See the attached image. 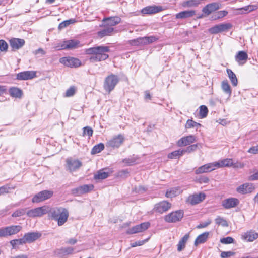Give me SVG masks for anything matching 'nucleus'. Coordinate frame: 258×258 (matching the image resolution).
<instances>
[{"mask_svg":"<svg viewBox=\"0 0 258 258\" xmlns=\"http://www.w3.org/2000/svg\"><path fill=\"white\" fill-rule=\"evenodd\" d=\"M103 21L108 26H115L121 22V18L119 17H111L104 18Z\"/></svg>","mask_w":258,"mask_h":258,"instance_id":"obj_30","label":"nucleus"},{"mask_svg":"<svg viewBox=\"0 0 258 258\" xmlns=\"http://www.w3.org/2000/svg\"><path fill=\"white\" fill-rule=\"evenodd\" d=\"M235 254L234 252L229 251H223L221 253V256L222 258H227L231 256L234 255Z\"/></svg>","mask_w":258,"mask_h":258,"instance_id":"obj_59","label":"nucleus"},{"mask_svg":"<svg viewBox=\"0 0 258 258\" xmlns=\"http://www.w3.org/2000/svg\"><path fill=\"white\" fill-rule=\"evenodd\" d=\"M109 51L107 46H100L86 49V53L91 55L89 60L92 62L100 61L106 59L108 57L107 54Z\"/></svg>","mask_w":258,"mask_h":258,"instance_id":"obj_1","label":"nucleus"},{"mask_svg":"<svg viewBox=\"0 0 258 258\" xmlns=\"http://www.w3.org/2000/svg\"><path fill=\"white\" fill-rule=\"evenodd\" d=\"M216 169L215 162L209 163L199 167L196 170L197 174H201L211 172Z\"/></svg>","mask_w":258,"mask_h":258,"instance_id":"obj_20","label":"nucleus"},{"mask_svg":"<svg viewBox=\"0 0 258 258\" xmlns=\"http://www.w3.org/2000/svg\"><path fill=\"white\" fill-rule=\"evenodd\" d=\"M113 171L110 168H104L100 170L97 172V174L95 175L94 177H107L112 176Z\"/></svg>","mask_w":258,"mask_h":258,"instance_id":"obj_35","label":"nucleus"},{"mask_svg":"<svg viewBox=\"0 0 258 258\" xmlns=\"http://www.w3.org/2000/svg\"><path fill=\"white\" fill-rule=\"evenodd\" d=\"M147 241V239L145 240L138 241L133 242L131 244V246L132 247H135L138 246H141V245H143Z\"/></svg>","mask_w":258,"mask_h":258,"instance_id":"obj_60","label":"nucleus"},{"mask_svg":"<svg viewBox=\"0 0 258 258\" xmlns=\"http://www.w3.org/2000/svg\"><path fill=\"white\" fill-rule=\"evenodd\" d=\"M158 38L154 36L139 37L136 39L131 40L130 43L133 45H144L153 43Z\"/></svg>","mask_w":258,"mask_h":258,"instance_id":"obj_7","label":"nucleus"},{"mask_svg":"<svg viewBox=\"0 0 258 258\" xmlns=\"http://www.w3.org/2000/svg\"><path fill=\"white\" fill-rule=\"evenodd\" d=\"M118 77L113 74L107 76L104 83V88L106 91L110 92L115 87L118 82Z\"/></svg>","mask_w":258,"mask_h":258,"instance_id":"obj_4","label":"nucleus"},{"mask_svg":"<svg viewBox=\"0 0 258 258\" xmlns=\"http://www.w3.org/2000/svg\"><path fill=\"white\" fill-rule=\"evenodd\" d=\"M171 203L167 201H163L155 205L154 210L156 212L163 213L168 211L171 208Z\"/></svg>","mask_w":258,"mask_h":258,"instance_id":"obj_16","label":"nucleus"},{"mask_svg":"<svg viewBox=\"0 0 258 258\" xmlns=\"http://www.w3.org/2000/svg\"><path fill=\"white\" fill-rule=\"evenodd\" d=\"M67 168L70 171H74L82 166L81 162L76 159L69 158L66 160Z\"/></svg>","mask_w":258,"mask_h":258,"instance_id":"obj_15","label":"nucleus"},{"mask_svg":"<svg viewBox=\"0 0 258 258\" xmlns=\"http://www.w3.org/2000/svg\"><path fill=\"white\" fill-rule=\"evenodd\" d=\"M74 248L72 247H61L54 251V256L57 258H63L68 255L74 253Z\"/></svg>","mask_w":258,"mask_h":258,"instance_id":"obj_12","label":"nucleus"},{"mask_svg":"<svg viewBox=\"0 0 258 258\" xmlns=\"http://www.w3.org/2000/svg\"><path fill=\"white\" fill-rule=\"evenodd\" d=\"M208 110L205 105H201L200 107V115L201 118H204L207 115Z\"/></svg>","mask_w":258,"mask_h":258,"instance_id":"obj_52","label":"nucleus"},{"mask_svg":"<svg viewBox=\"0 0 258 258\" xmlns=\"http://www.w3.org/2000/svg\"><path fill=\"white\" fill-rule=\"evenodd\" d=\"M196 141V137L194 135L184 136L180 139L177 142L179 147L186 146Z\"/></svg>","mask_w":258,"mask_h":258,"instance_id":"obj_18","label":"nucleus"},{"mask_svg":"<svg viewBox=\"0 0 258 258\" xmlns=\"http://www.w3.org/2000/svg\"><path fill=\"white\" fill-rule=\"evenodd\" d=\"M59 62L69 67H78L81 65V62L79 59L72 57L61 58Z\"/></svg>","mask_w":258,"mask_h":258,"instance_id":"obj_10","label":"nucleus"},{"mask_svg":"<svg viewBox=\"0 0 258 258\" xmlns=\"http://www.w3.org/2000/svg\"><path fill=\"white\" fill-rule=\"evenodd\" d=\"M75 22V20L74 19H70L66 21H64L61 22L58 26V28L59 29H62L69 26L71 24H73Z\"/></svg>","mask_w":258,"mask_h":258,"instance_id":"obj_50","label":"nucleus"},{"mask_svg":"<svg viewBox=\"0 0 258 258\" xmlns=\"http://www.w3.org/2000/svg\"><path fill=\"white\" fill-rule=\"evenodd\" d=\"M11 245L13 246V248H16V245H22L25 243V240L24 239V237L18 239H14L12 240L10 242Z\"/></svg>","mask_w":258,"mask_h":258,"instance_id":"obj_46","label":"nucleus"},{"mask_svg":"<svg viewBox=\"0 0 258 258\" xmlns=\"http://www.w3.org/2000/svg\"><path fill=\"white\" fill-rule=\"evenodd\" d=\"M104 148V144L102 143H100L97 145H95L91 151L92 154H95L100 152L102 150H103Z\"/></svg>","mask_w":258,"mask_h":258,"instance_id":"obj_45","label":"nucleus"},{"mask_svg":"<svg viewBox=\"0 0 258 258\" xmlns=\"http://www.w3.org/2000/svg\"><path fill=\"white\" fill-rule=\"evenodd\" d=\"M53 191L45 190L36 194L32 199L33 203H39L50 198L53 196Z\"/></svg>","mask_w":258,"mask_h":258,"instance_id":"obj_8","label":"nucleus"},{"mask_svg":"<svg viewBox=\"0 0 258 258\" xmlns=\"http://www.w3.org/2000/svg\"><path fill=\"white\" fill-rule=\"evenodd\" d=\"M49 213L52 219L57 221L59 226L67 222L69 215L68 210L62 207L50 208Z\"/></svg>","mask_w":258,"mask_h":258,"instance_id":"obj_2","label":"nucleus"},{"mask_svg":"<svg viewBox=\"0 0 258 258\" xmlns=\"http://www.w3.org/2000/svg\"><path fill=\"white\" fill-rule=\"evenodd\" d=\"M201 124L197 123L192 120L188 119L185 125V127L186 129H190L192 128H196L197 131L199 128L201 126Z\"/></svg>","mask_w":258,"mask_h":258,"instance_id":"obj_39","label":"nucleus"},{"mask_svg":"<svg viewBox=\"0 0 258 258\" xmlns=\"http://www.w3.org/2000/svg\"><path fill=\"white\" fill-rule=\"evenodd\" d=\"M21 227L19 225H12L10 226L2 228L3 230V233L4 237L15 234L19 232L21 229Z\"/></svg>","mask_w":258,"mask_h":258,"instance_id":"obj_17","label":"nucleus"},{"mask_svg":"<svg viewBox=\"0 0 258 258\" xmlns=\"http://www.w3.org/2000/svg\"><path fill=\"white\" fill-rule=\"evenodd\" d=\"M26 209H19L15 211L12 215L13 217H18L24 215L26 213Z\"/></svg>","mask_w":258,"mask_h":258,"instance_id":"obj_49","label":"nucleus"},{"mask_svg":"<svg viewBox=\"0 0 258 258\" xmlns=\"http://www.w3.org/2000/svg\"><path fill=\"white\" fill-rule=\"evenodd\" d=\"M234 239L231 237H227L220 239V242L223 244H230L233 242Z\"/></svg>","mask_w":258,"mask_h":258,"instance_id":"obj_56","label":"nucleus"},{"mask_svg":"<svg viewBox=\"0 0 258 258\" xmlns=\"http://www.w3.org/2000/svg\"><path fill=\"white\" fill-rule=\"evenodd\" d=\"M232 25L229 23H222L212 27L209 29V31L212 34H217L228 30L230 29Z\"/></svg>","mask_w":258,"mask_h":258,"instance_id":"obj_14","label":"nucleus"},{"mask_svg":"<svg viewBox=\"0 0 258 258\" xmlns=\"http://www.w3.org/2000/svg\"><path fill=\"white\" fill-rule=\"evenodd\" d=\"M77 90L76 87L73 86L68 89L65 93L64 97H70L73 96L76 93Z\"/></svg>","mask_w":258,"mask_h":258,"instance_id":"obj_48","label":"nucleus"},{"mask_svg":"<svg viewBox=\"0 0 258 258\" xmlns=\"http://www.w3.org/2000/svg\"><path fill=\"white\" fill-rule=\"evenodd\" d=\"M235 58L239 65H243L248 59V55L245 52L240 51L236 54Z\"/></svg>","mask_w":258,"mask_h":258,"instance_id":"obj_26","label":"nucleus"},{"mask_svg":"<svg viewBox=\"0 0 258 258\" xmlns=\"http://www.w3.org/2000/svg\"><path fill=\"white\" fill-rule=\"evenodd\" d=\"M179 193V190L177 188H173L168 190L166 193L167 198H171L177 196Z\"/></svg>","mask_w":258,"mask_h":258,"instance_id":"obj_42","label":"nucleus"},{"mask_svg":"<svg viewBox=\"0 0 258 258\" xmlns=\"http://www.w3.org/2000/svg\"><path fill=\"white\" fill-rule=\"evenodd\" d=\"M212 222L211 219H208L206 221L201 222L200 224L197 226V228L201 229L203 228H205L209 225Z\"/></svg>","mask_w":258,"mask_h":258,"instance_id":"obj_54","label":"nucleus"},{"mask_svg":"<svg viewBox=\"0 0 258 258\" xmlns=\"http://www.w3.org/2000/svg\"><path fill=\"white\" fill-rule=\"evenodd\" d=\"M219 9V5L217 3H212L205 6L202 10L203 13L206 16L209 15L213 12Z\"/></svg>","mask_w":258,"mask_h":258,"instance_id":"obj_22","label":"nucleus"},{"mask_svg":"<svg viewBox=\"0 0 258 258\" xmlns=\"http://www.w3.org/2000/svg\"><path fill=\"white\" fill-rule=\"evenodd\" d=\"M239 200L234 198H228L222 202L223 206L226 209H230L236 207L239 204Z\"/></svg>","mask_w":258,"mask_h":258,"instance_id":"obj_25","label":"nucleus"},{"mask_svg":"<svg viewBox=\"0 0 258 258\" xmlns=\"http://www.w3.org/2000/svg\"><path fill=\"white\" fill-rule=\"evenodd\" d=\"M41 236V234L39 232H29L26 233L23 237L25 243H30L37 240Z\"/></svg>","mask_w":258,"mask_h":258,"instance_id":"obj_24","label":"nucleus"},{"mask_svg":"<svg viewBox=\"0 0 258 258\" xmlns=\"http://www.w3.org/2000/svg\"><path fill=\"white\" fill-rule=\"evenodd\" d=\"M118 174H119L118 176H120V177H122V176L127 177V176H130L129 172L127 170L120 171Z\"/></svg>","mask_w":258,"mask_h":258,"instance_id":"obj_63","label":"nucleus"},{"mask_svg":"<svg viewBox=\"0 0 258 258\" xmlns=\"http://www.w3.org/2000/svg\"><path fill=\"white\" fill-rule=\"evenodd\" d=\"M221 89L222 91L228 95L226 101H228L231 96L232 90L227 80H224L221 82Z\"/></svg>","mask_w":258,"mask_h":258,"instance_id":"obj_32","label":"nucleus"},{"mask_svg":"<svg viewBox=\"0 0 258 258\" xmlns=\"http://www.w3.org/2000/svg\"><path fill=\"white\" fill-rule=\"evenodd\" d=\"M77 242V240L76 238H72L69 239L67 241H66V243L70 245H74Z\"/></svg>","mask_w":258,"mask_h":258,"instance_id":"obj_64","label":"nucleus"},{"mask_svg":"<svg viewBox=\"0 0 258 258\" xmlns=\"http://www.w3.org/2000/svg\"><path fill=\"white\" fill-rule=\"evenodd\" d=\"M8 45L7 42L4 40H0V50L1 51H6L8 49Z\"/></svg>","mask_w":258,"mask_h":258,"instance_id":"obj_55","label":"nucleus"},{"mask_svg":"<svg viewBox=\"0 0 258 258\" xmlns=\"http://www.w3.org/2000/svg\"><path fill=\"white\" fill-rule=\"evenodd\" d=\"M10 95L15 98H20L22 95V91L16 87H12L9 89Z\"/></svg>","mask_w":258,"mask_h":258,"instance_id":"obj_37","label":"nucleus"},{"mask_svg":"<svg viewBox=\"0 0 258 258\" xmlns=\"http://www.w3.org/2000/svg\"><path fill=\"white\" fill-rule=\"evenodd\" d=\"M245 164L243 162L233 160V164L231 167L235 169H241L243 168Z\"/></svg>","mask_w":258,"mask_h":258,"instance_id":"obj_53","label":"nucleus"},{"mask_svg":"<svg viewBox=\"0 0 258 258\" xmlns=\"http://www.w3.org/2000/svg\"><path fill=\"white\" fill-rule=\"evenodd\" d=\"M189 237V234H185L179 241L177 245V250L181 251L185 247V244Z\"/></svg>","mask_w":258,"mask_h":258,"instance_id":"obj_36","label":"nucleus"},{"mask_svg":"<svg viewBox=\"0 0 258 258\" xmlns=\"http://www.w3.org/2000/svg\"><path fill=\"white\" fill-rule=\"evenodd\" d=\"M183 216V212L178 210L171 212L165 217V220L169 223H175L180 221Z\"/></svg>","mask_w":258,"mask_h":258,"instance_id":"obj_9","label":"nucleus"},{"mask_svg":"<svg viewBox=\"0 0 258 258\" xmlns=\"http://www.w3.org/2000/svg\"><path fill=\"white\" fill-rule=\"evenodd\" d=\"M199 4V2L197 0H189L183 2L182 5L184 7H196Z\"/></svg>","mask_w":258,"mask_h":258,"instance_id":"obj_44","label":"nucleus"},{"mask_svg":"<svg viewBox=\"0 0 258 258\" xmlns=\"http://www.w3.org/2000/svg\"><path fill=\"white\" fill-rule=\"evenodd\" d=\"M196 14L194 10H188L181 12L176 15L177 19H184L194 16Z\"/></svg>","mask_w":258,"mask_h":258,"instance_id":"obj_34","label":"nucleus"},{"mask_svg":"<svg viewBox=\"0 0 258 258\" xmlns=\"http://www.w3.org/2000/svg\"><path fill=\"white\" fill-rule=\"evenodd\" d=\"M227 13H228V12L226 11H219L215 14V19H217V18L219 19V18H222L223 17H224L227 14Z\"/></svg>","mask_w":258,"mask_h":258,"instance_id":"obj_61","label":"nucleus"},{"mask_svg":"<svg viewBox=\"0 0 258 258\" xmlns=\"http://www.w3.org/2000/svg\"><path fill=\"white\" fill-rule=\"evenodd\" d=\"M114 29L111 27H108L104 28L103 30L98 32V36L102 38L105 36L110 35L113 32Z\"/></svg>","mask_w":258,"mask_h":258,"instance_id":"obj_38","label":"nucleus"},{"mask_svg":"<svg viewBox=\"0 0 258 258\" xmlns=\"http://www.w3.org/2000/svg\"><path fill=\"white\" fill-rule=\"evenodd\" d=\"M255 187L252 183H246L241 185L237 188V191L241 194H245L251 193L252 192Z\"/></svg>","mask_w":258,"mask_h":258,"instance_id":"obj_23","label":"nucleus"},{"mask_svg":"<svg viewBox=\"0 0 258 258\" xmlns=\"http://www.w3.org/2000/svg\"><path fill=\"white\" fill-rule=\"evenodd\" d=\"M93 130L92 129L88 126L85 127L84 128L83 135L84 136H88L90 137L92 135Z\"/></svg>","mask_w":258,"mask_h":258,"instance_id":"obj_57","label":"nucleus"},{"mask_svg":"<svg viewBox=\"0 0 258 258\" xmlns=\"http://www.w3.org/2000/svg\"><path fill=\"white\" fill-rule=\"evenodd\" d=\"M257 9V6L255 5H248L245 6L243 8H240L239 10L240 13H246L254 11Z\"/></svg>","mask_w":258,"mask_h":258,"instance_id":"obj_41","label":"nucleus"},{"mask_svg":"<svg viewBox=\"0 0 258 258\" xmlns=\"http://www.w3.org/2000/svg\"><path fill=\"white\" fill-rule=\"evenodd\" d=\"M214 162L216 169L224 167H231L233 164V159L226 158Z\"/></svg>","mask_w":258,"mask_h":258,"instance_id":"obj_28","label":"nucleus"},{"mask_svg":"<svg viewBox=\"0 0 258 258\" xmlns=\"http://www.w3.org/2000/svg\"><path fill=\"white\" fill-rule=\"evenodd\" d=\"M124 140V137L122 135H118L108 140L106 146L113 148H118L123 143Z\"/></svg>","mask_w":258,"mask_h":258,"instance_id":"obj_11","label":"nucleus"},{"mask_svg":"<svg viewBox=\"0 0 258 258\" xmlns=\"http://www.w3.org/2000/svg\"><path fill=\"white\" fill-rule=\"evenodd\" d=\"M94 187L93 184H85L72 189L71 194L75 196H81L91 192L93 190Z\"/></svg>","mask_w":258,"mask_h":258,"instance_id":"obj_6","label":"nucleus"},{"mask_svg":"<svg viewBox=\"0 0 258 258\" xmlns=\"http://www.w3.org/2000/svg\"><path fill=\"white\" fill-rule=\"evenodd\" d=\"M150 225V224L149 222H144L130 228L127 230L126 232L128 234L142 232L147 230L149 227Z\"/></svg>","mask_w":258,"mask_h":258,"instance_id":"obj_13","label":"nucleus"},{"mask_svg":"<svg viewBox=\"0 0 258 258\" xmlns=\"http://www.w3.org/2000/svg\"><path fill=\"white\" fill-rule=\"evenodd\" d=\"M215 222L216 224L218 225H221L223 227H227L228 226L226 220L220 216L217 217V218L215 219Z\"/></svg>","mask_w":258,"mask_h":258,"instance_id":"obj_47","label":"nucleus"},{"mask_svg":"<svg viewBox=\"0 0 258 258\" xmlns=\"http://www.w3.org/2000/svg\"><path fill=\"white\" fill-rule=\"evenodd\" d=\"M11 188L8 185L3 186L0 187V195L9 192Z\"/></svg>","mask_w":258,"mask_h":258,"instance_id":"obj_58","label":"nucleus"},{"mask_svg":"<svg viewBox=\"0 0 258 258\" xmlns=\"http://www.w3.org/2000/svg\"><path fill=\"white\" fill-rule=\"evenodd\" d=\"M227 73L228 77L231 82L232 84L234 86H236L237 85L238 81L235 74L230 69H227Z\"/></svg>","mask_w":258,"mask_h":258,"instance_id":"obj_40","label":"nucleus"},{"mask_svg":"<svg viewBox=\"0 0 258 258\" xmlns=\"http://www.w3.org/2000/svg\"><path fill=\"white\" fill-rule=\"evenodd\" d=\"M258 238V233L253 231H248L242 235V238L247 241H253Z\"/></svg>","mask_w":258,"mask_h":258,"instance_id":"obj_31","label":"nucleus"},{"mask_svg":"<svg viewBox=\"0 0 258 258\" xmlns=\"http://www.w3.org/2000/svg\"><path fill=\"white\" fill-rule=\"evenodd\" d=\"M198 147V144H193L187 147L185 149L183 150L184 154L187 153H190L197 150Z\"/></svg>","mask_w":258,"mask_h":258,"instance_id":"obj_51","label":"nucleus"},{"mask_svg":"<svg viewBox=\"0 0 258 258\" xmlns=\"http://www.w3.org/2000/svg\"><path fill=\"white\" fill-rule=\"evenodd\" d=\"M205 198V195L203 193H199L198 194H194L189 196L187 199V202L191 205L197 204Z\"/></svg>","mask_w":258,"mask_h":258,"instance_id":"obj_19","label":"nucleus"},{"mask_svg":"<svg viewBox=\"0 0 258 258\" xmlns=\"http://www.w3.org/2000/svg\"><path fill=\"white\" fill-rule=\"evenodd\" d=\"M36 73L34 71H24L17 74V78L19 80H28L34 78Z\"/></svg>","mask_w":258,"mask_h":258,"instance_id":"obj_29","label":"nucleus"},{"mask_svg":"<svg viewBox=\"0 0 258 258\" xmlns=\"http://www.w3.org/2000/svg\"><path fill=\"white\" fill-rule=\"evenodd\" d=\"M209 235V232H205L199 235L196 239L194 245L197 246L198 245L205 243L208 239Z\"/></svg>","mask_w":258,"mask_h":258,"instance_id":"obj_33","label":"nucleus"},{"mask_svg":"<svg viewBox=\"0 0 258 258\" xmlns=\"http://www.w3.org/2000/svg\"><path fill=\"white\" fill-rule=\"evenodd\" d=\"M248 152L250 154H255L258 153V145L255 146H253L249 148Z\"/></svg>","mask_w":258,"mask_h":258,"instance_id":"obj_62","label":"nucleus"},{"mask_svg":"<svg viewBox=\"0 0 258 258\" xmlns=\"http://www.w3.org/2000/svg\"><path fill=\"white\" fill-rule=\"evenodd\" d=\"M80 42L77 40H70L63 41L55 46L57 50L73 49L80 46Z\"/></svg>","mask_w":258,"mask_h":258,"instance_id":"obj_5","label":"nucleus"},{"mask_svg":"<svg viewBox=\"0 0 258 258\" xmlns=\"http://www.w3.org/2000/svg\"><path fill=\"white\" fill-rule=\"evenodd\" d=\"M162 10V7L160 6H150L143 8L141 12L144 14H152L159 12Z\"/></svg>","mask_w":258,"mask_h":258,"instance_id":"obj_27","label":"nucleus"},{"mask_svg":"<svg viewBox=\"0 0 258 258\" xmlns=\"http://www.w3.org/2000/svg\"><path fill=\"white\" fill-rule=\"evenodd\" d=\"M184 154L183 150H178L172 152L168 154V157L170 159H175L177 157H180Z\"/></svg>","mask_w":258,"mask_h":258,"instance_id":"obj_43","label":"nucleus"},{"mask_svg":"<svg viewBox=\"0 0 258 258\" xmlns=\"http://www.w3.org/2000/svg\"><path fill=\"white\" fill-rule=\"evenodd\" d=\"M25 44V40L20 38H12L10 40V45L13 50H16L22 48Z\"/></svg>","mask_w":258,"mask_h":258,"instance_id":"obj_21","label":"nucleus"},{"mask_svg":"<svg viewBox=\"0 0 258 258\" xmlns=\"http://www.w3.org/2000/svg\"><path fill=\"white\" fill-rule=\"evenodd\" d=\"M50 207L48 206H44L28 210L27 215L29 217L34 218L41 217L46 214L49 213Z\"/></svg>","mask_w":258,"mask_h":258,"instance_id":"obj_3","label":"nucleus"}]
</instances>
